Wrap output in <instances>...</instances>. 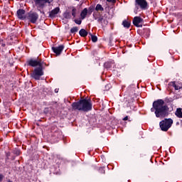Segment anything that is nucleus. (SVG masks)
Here are the masks:
<instances>
[{"label":"nucleus","mask_w":182,"mask_h":182,"mask_svg":"<svg viewBox=\"0 0 182 182\" xmlns=\"http://www.w3.org/2000/svg\"><path fill=\"white\" fill-rule=\"evenodd\" d=\"M168 106L164 105V100L159 99L154 101L151 108V112L155 113L156 117H166L168 116Z\"/></svg>","instance_id":"1"},{"label":"nucleus","mask_w":182,"mask_h":182,"mask_svg":"<svg viewBox=\"0 0 182 182\" xmlns=\"http://www.w3.org/2000/svg\"><path fill=\"white\" fill-rule=\"evenodd\" d=\"M72 110L78 112H90L92 109V100L90 99H81L77 102H74L71 105Z\"/></svg>","instance_id":"2"},{"label":"nucleus","mask_w":182,"mask_h":182,"mask_svg":"<svg viewBox=\"0 0 182 182\" xmlns=\"http://www.w3.org/2000/svg\"><path fill=\"white\" fill-rule=\"evenodd\" d=\"M173 125V120L171 118L164 119L159 122V127L162 132H167Z\"/></svg>","instance_id":"3"},{"label":"nucleus","mask_w":182,"mask_h":182,"mask_svg":"<svg viewBox=\"0 0 182 182\" xmlns=\"http://www.w3.org/2000/svg\"><path fill=\"white\" fill-rule=\"evenodd\" d=\"M43 65H40L38 68H36L31 74V77L36 80H41V77L43 76Z\"/></svg>","instance_id":"4"},{"label":"nucleus","mask_w":182,"mask_h":182,"mask_svg":"<svg viewBox=\"0 0 182 182\" xmlns=\"http://www.w3.org/2000/svg\"><path fill=\"white\" fill-rule=\"evenodd\" d=\"M139 9H142V11L147 9V1L135 0V11H139Z\"/></svg>","instance_id":"5"},{"label":"nucleus","mask_w":182,"mask_h":182,"mask_svg":"<svg viewBox=\"0 0 182 182\" xmlns=\"http://www.w3.org/2000/svg\"><path fill=\"white\" fill-rule=\"evenodd\" d=\"M27 65L32 68H36V66L40 67L43 65V61L42 60H33L31 58L27 61Z\"/></svg>","instance_id":"6"},{"label":"nucleus","mask_w":182,"mask_h":182,"mask_svg":"<svg viewBox=\"0 0 182 182\" xmlns=\"http://www.w3.org/2000/svg\"><path fill=\"white\" fill-rule=\"evenodd\" d=\"M38 18H39V15H38L36 12H29L28 14L27 18L31 23H36Z\"/></svg>","instance_id":"7"},{"label":"nucleus","mask_w":182,"mask_h":182,"mask_svg":"<svg viewBox=\"0 0 182 182\" xmlns=\"http://www.w3.org/2000/svg\"><path fill=\"white\" fill-rule=\"evenodd\" d=\"M34 4L39 9V8H45L46 4H50V0H34Z\"/></svg>","instance_id":"8"},{"label":"nucleus","mask_w":182,"mask_h":182,"mask_svg":"<svg viewBox=\"0 0 182 182\" xmlns=\"http://www.w3.org/2000/svg\"><path fill=\"white\" fill-rule=\"evenodd\" d=\"M133 25L136 28H141L143 26V19L140 16H135L133 19Z\"/></svg>","instance_id":"9"},{"label":"nucleus","mask_w":182,"mask_h":182,"mask_svg":"<svg viewBox=\"0 0 182 182\" xmlns=\"http://www.w3.org/2000/svg\"><path fill=\"white\" fill-rule=\"evenodd\" d=\"M63 49H65V46L60 45L58 47H52V50L57 56H59L60 53L63 51Z\"/></svg>","instance_id":"10"},{"label":"nucleus","mask_w":182,"mask_h":182,"mask_svg":"<svg viewBox=\"0 0 182 182\" xmlns=\"http://www.w3.org/2000/svg\"><path fill=\"white\" fill-rule=\"evenodd\" d=\"M26 11L25 10L20 9L17 11L16 15L18 19H21V21H24V19H26V16H25Z\"/></svg>","instance_id":"11"},{"label":"nucleus","mask_w":182,"mask_h":182,"mask_svg":"<svg viewBox=\"0 0 182 182\" xmlns=\"http://www.w3.org/2000/svg\"><path fill=\"white\" fill-rule=\"evenodd\" d=\"M60 12V8L55 7L49 12V18H55Z\"/></svg>","instance_id":"12"},{"label":"nucleus","mask_w":182,"mask_h":182,"mask_svg":"<svg viewBox=\"0 0 182 182\" xmlns=\"http://www.w3.org/2000/svg\"><path fill=\"white\" fill-rule=\"evenodd\" d=\"M88 34L89 33H87V31H86L85 28H81L79 31V35L82 38H86V36H87Z\"/></svg>","instance_id":"13"},{"label":"nucleus","mask_w":182,"mask_h":182,"mask_svg":"<svg viewBox=\"0 0 182 182\" xmlns=\"http://www.w3.org/2000/svg\"><path fill=\"white\" fill-rule=\"evenodd\" d=\"M112 66H114V62L113 61H107L104 64V68H105V69H110Z\"/></svg>","instance_id":"14"},{"label":"nucleus","mask_w":182,"mask_h":182,"mask_svg":"<svg viewBox=\"0 0 182 182\" xmlns=\"http://www.w3.org/2000/svg\"><path fill=\"white\" fill-rule=\"evenodd\" d=\"M122 25L124 26V28L129 29V28H130V25H131L130 21H129V19H124L122 21Z\"/></svg>","instance_id":"15"},{"label":"nucleus","mask_w":182,"mask_h":182,"mask_svg":"<svg viewBox=\"0 0 182 182\" xmlns=\"http://www.w3.org/2000/svg\"><path fill=\"white\" fill-rule=\"evenodd\" d=\"M175 116L178 119H182V108H177L175 112Z\"/></svg>","instance_id":"16"},{"label":"nucleus","mask_w":182,"mask_h":182,"mask_svg":"<svg viewBox=\"0 0 182 182\" xmlns=\"http://www.w3.org/2000/svg\"><path fill=\"white\" fill-rule=\"evenodd\" d=\"M87 16V8H85L80 13L81 19H85Z\"/></svg>","instance_id":"17"},{"label":"nucleus","mask_w":182,"mask_h":182,"mask_svg":"<svg viewBox=\"0 0 182 182\" xmlns=\"http://www.w3.org/2000/svg\"><path fill=\"white\" fill-rule=\"evenodd\" d=\"M143 36L146 39L150 36V28H144Z\"/></svg>","instance_id":"18"},{"label":"nucleus","mask_w":182,"mask_h":182,"mask_svg":"<svg viewBox=\"0 0 182 182\" xmlns=\"http://www.w3.org/2000/svg\"><path fill=\"white\" fill-rule=\"evenodd\" d=\"M53 137L55 139H60L62 137V132L60 131H55L53 135Z\"/></svg>","instance_id":"19"},{"label":"nucleus","mask_w":182,"mask_h":182,"mask_svg":"<svg viewBox=\"0 0 182 182\" xmlns=\"http://www.w3.org/2000/svg\"><path fill=\"white\" fill-rule=\"evenodd\" d=\"M63 18H65V19H70L72 18V15L70 14V12L68 11L63 14Z\"/></svg>","instance_id":"20"},{"label":"nucleus","mask_w":182,"mask_h":182,"mask_svg":"<svg viewBox=\"0 0 182 182\" xmlns=\"http://www.w3.org/2000/svg\"><path fill=\"white\" fill-rule=\"evenodd\" d=\"M171 85L174 87L175 90H180L181 89V87L179 85H176V82H171Z\"/></svg>","instance_id":"21"},{"label":"nucleus","mask_w":182,"mask_h":182,"mask_svg":"<svg viewBox=\"0 0 182 182\" xmlns=\"http://www.w3.org/2000/svg\"><path fill=\"white\" fill-rule=\"evenodd\" d=\"M95 11V6H90L87 9V14L89 16L92 15L93 14V11Z\"/></svg>","instance_id":"22"},{"label":"nucleus","mask_w":182,"mask_h":182,"mask_svg":"<svg viewBox=\"0 0 182 182\" xmlns=\"http://www.w3.org/2000/svg\"><path fill=\"white\" fill-rule=\"evenodd\" d=\"M164 102L166 103H173V102H174V98L166 97L164 100Z\"/></svg>","instance_id":"23"},{"label":"nucleus","mask_w":182,"mask_h":182,"mask_svg":"<svg viewBox=\"0 0 182 182\" xmlns=\"http://www.w3.org/2000/svg\"><path fill=\"white\" fill-rule=\"evenodd\" d=\"M95 11H100L101 12H103V11H105V9L103 8V6H101V4H97L95 7Z\"/></svg>","instance_id":"24"},{"label":"nucleus","mask_w":182,"mask_h":182,"mask_svg":"<svg viewBox=\"0 0 182 182\" xmlns=\"http://www.w3.org/2000/svg\"><path fill=\"white\" fill-rule=\"evenodd\" d=\"M89 35L91 36L92 42L96 43L97 42V36H93L91 33H89Z\"/></svg>","instance_id":"25"},{"label":"nucleus","mask_w":182,"mask_h":182,"mask_svg":"<svg viewBox=\"0 0 182 182\" xmlns=\"http://www.w3.org/2000/svg\"><path fill=\"white\" fill-rule=\"evenodd\" d=\"M77 31H79V28H77V26L73 27L70 29V33H76V32H77Z\"/></svg>","instance_id":"26"},{"label":"nucleus","mask_w":182,"mask_h":182,"mask_svg":"<svg viewBox=\"0 0 182 182\" xmlns=\"http://www.w3.org/2000/svg\"><path fill=\"white\" fill-rule=\"evenodd\" d=\"M94 18H95V20L97 19V23H103V21H104L103 16H100V17H99V18L94 16Z\"/></svg>","instance_id":"27"},{"label":"nucleus","mask_w":182,"mask_h":182,"mask_svg":"<svg viewBox=\"0 0 182 182\" xmlns=\"http://www.w3.org/2000/svg\"><path fill=\"white\" fill-rule=\"evenodd\" d=\"M77 9H75V8H73V9H72V16H73V18H76V12H77Z\"/></svg>","instance_id":"28"},{"label":"nucleus","mask_w":182,"mask_h":182,"mask_svg":"<svg viewBox=\"0 0 182 182\" xmlns=\"http://www.w3.org/2000/svg\"><path fill=\"white\" fill-rule=\"evenodd\" d=\"M99 173H100V174H105V173H106L105 171V167H100L99 168Z\"/></svg>","instance_id":"29"},{"label":"nucleus","mask_w":182,"mask_h":182,"mask_svg":"<svg viewBox=\"0 0 182 182\" xmlns=\"http://www.w3.org/2000/svg\"><path fill=\"white\" fill-rule=\"evenodd\" d=\"M74 22L77 23V25H81L82 24V20L80 19H75Z\"/></svg>","instance_id":"30"},{"label":"nucleus","mask_w":182,"mask_h":182,"mask_svg":"<svg viewBox=\"0 0 182 182\" xmlns=\"http://www.w3.org/2000/svg\"><path fill=\"white\" fill-rule=\"evenodd\" d=\"M107 2H111V4H116V0H107Z\"/></svg>","instance_id":"31"},{"label":"nucleus","mask_w":182,"mask_h":182,"mask_svg":"<svg viewBox=\"0 0 182 182\" xmlns=\"http://www.w3.org/2000/svg\"><path fill=\"white\" fill-rule=\"evenodd\" d=\"M3 180H4V176L2 175V173H0V182H2Z\"/></svg>","instance_id":"32"},{"label":"nucleus","mask_w":182,"mask_h":182,"mask_svg":"<svg viewBox=\"0 0 182 182\" xmlns=\"http://www.w3.org/2000/svg\"><path fill=\"white\" fill-rule=\"evenodd\" d=\"M122 120H124V121L129 120V117H128V116H126L125 117H124V118L122 119Z\"/></svg>","instance_id":"33"},{"label":"nucleus","mask_w":182,"mask_h":182,"mask_svg":"<svg viewBox=\"0 0 182 182\" xmlns=\"http://www.w3.org/2000/svg\"><path fill=\"white\" fill-rule=\"evenodd\" d=\"M1 46H2V48H5V46H6V45L5 43H2Z\"/></svg>","instance_id":"34"},{"label":"nucleus","mask_w":182,"mask_h":182,"mask_svg":"<svg viewBox=\"0 0 182 182\" xmlns=\"http://www.w3.org/2000/svg\"><path fill=\"white\" fill-rule=\"evenodd\" d=\"M16 154H17V156H19V151H17L16 152Z\"/></svg>","instance_id":"35"},{"label":"nucleus","mask_w":182,"mask_h":182,"mask_svg":"<svg viewBox=\"0 0 182 182\" xmlns=\"http://www.w3.org/2000/svg\"><path fill=\"white\" fill-rule=\"evenodd\" d=\"M55 93H58V90H55Z\"/></svg>","instance_id":"36"},{"label":"nucleus","mask_w":182,"mask_h":182,"mask_svg":"<svg viewBox=\"0 0 182 182\" xmlns=\"http://www.w3.org/2000/svg\"><path fill=\"white\" fill-rule=\"evenodd\" d=\"M6 156H7V157L9 156V154H7Z\"/></svg>","instance_id":"37"}]
</instances>
